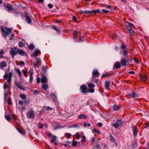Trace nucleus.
Segmentation results:
<instances>
[{"mask_svg": "<svg viewBox=\"0 0 149 149\" xmlns=\"http://www.w3.org/2000/svg\"><path fill=\"white\" fill-rule=\"evenodd\" d=\"M27 117L28 118H34L35 116L34 112L32 109H30L29 111L26 113Z\"/></svg>", "mask_w": 149, "mask_h": 149, "instance_id": "1", "label": "nucleus"}, {"mask_svg": "<svg viewBox=\"0 0 149 149\" xmlns=\"http://www.w3.org/2000/svg\"><path fill=\"white\" fill-rule=\"evenodd\" d=\"M18 49L16 47H13L10 49V54L11 55L12 58L17 54Z\"/></svg>", "mask_w": 149, "mask_h": 149, "instance_id": "2", "label": "nucleus"}, {"mask_svg": "<svg viewBox=\"0 0 149 149\" xmlns=\"http://www.w3.org/2000/svg\"><path fill=\"white\" fill-rule=\"evenodd\" d=\"M12 76V72H10L9 74H5L3 76V78L5 79H7L8 77V78L7 79V82L8 83H10L11 82V78Z\"/></svg>", "mask_w": 149, "mask_h": 149, "instance_id": "3", "label": "nucleus"}, {"mask_svg": "<svg viewBox=\"0 0 149 149\" xmlns=\"http://www.w3.org/2000/svg\"><path fill=\"white\" fill-rule=\"evenodd\" d=\"M129 63V61L127 58H122L121 59L120 63L122 66H125L127 64Z\"/></svg>", "mask_w": 149, "mask_h": 149, "instance_id": "4", "label": "nucleus"}, {"mask_svg": "<svg viewBox=\"0 0 149 149\" xmlns=\"http://www.w3.org/2000/svg\"><path fill=\"white\" fill-rule=\"evenodd\" d=\"M123 123V121L121 120H119L116 123L113 124V126L116 128L117 129L118 127Z\"/></svg>", "mask_w": 149, "mask_h": 149, "instance_id": "5", "label": "nucleus"}, {"mask_svg": "<svg viewBox=\"0 0 149 149\" xmlns=\"http://www.w3.org/2000/svg\"><path fill=\"white\" fill-rule=\"evenodd\" d=\"M36 61L33 63V66L36 68V66L41 64V62L39 58H36L35 59Z\"/></svg>", "mask_w": 149, "mask_h": 149, "instance_id": "6", "label": "nucleus"}, {"mask_svg": "<svg viewBox=\"0 0 149 149\" xmlns=\"http://www.w3.org/2000/svg\"><path fill=\"white\" fill-rule=\"evenodd\" d=\"M86 88V86L85 85H82L80 86L81 92L82 93H85L88 92L87 91Z\"/></svg>", "mask_w": 149, "mask_h": 149, "instance_id": "7", "label": "nucleus"}, {"mask_svg": "<svg viewBox=\"0 0 149 149\" xmlns=\"http://www.w3.org/2000/svg\"><path fill=\"white\" fill-rule=\"evenodd\" d=\"M52 126L54 127V130H56L61 127L59 124L56 122L53 123L52 124Z\"/></svg>", "mask_w": 149, "mask_h": 149, "instance_id": "8", "label": "nucleus"}, {"mask_svg": "<svg viewBox=\"0 0 149 149\" xmlns=\"http://www.w3.org/2000/svg\"><path fill=\"white\" fill-rule=\"evenodd\" d=\"M125 26L128 30H129L131 29H132L133 25L131 24L130 23H126L125 24Z\"/></svg>", "mask_w": 149, "mask_h": 149, "instance_id": "9", "label": "nucleus"}, {"mask_svg": "<svg viewBox=\"0 0 149 149\" xmlns=\"http://www.w3.org/2000/svg\"><path fill=\"white\" fill-rule=\"evenodd\" d=\"M25 17L26 18V20L27 23L29 24H30L31 22V19L27 13H25Z\"/></svg>", "mask_w": 149, "mask_h": 149, "instance_id": "10", "label": "nucleus"}, {"mask_svg": "<svg viewBox=\"0 0 149 149\" xmlns=\"http://www.w3.org/2000/svg\"><path fill=\"white\" fill-rule=\"evenodd\" d=\"M132 128L133 131V134L134 136H136L137 133V128L135 126H133Z\"/></svg>", "mask_w": 149, "mask_h": 149, "instance_id": "11", "label": "nucleus"}, {"mask_svg": "<svg viewBox=\"0 0 149 149\" xmlns=\"http://www.w3.org/2000/svg\"><path fill=\"white\" fill-rule=\"evenodd\" d=\"M17 54H18L22 56H25L26 55V53L25 52L20 49H18Z\"/></svg>", "mask_w": 149, "mask_h": 149, "instance_id": "12", "label": "nucleus"}, {"mask_svg": "<svg viewBox=\"0 0 149 149\" xmlns=\"http://www.w3.org/2000/svg\"><path fill=\"white\" fill-rule=\"evenodd\" d=\"M4 8L7 9L8 10L7 11L9 12H10L13 10L12 6L9 4L5 6H4Z\"/></svg>", "mask_w": 149, "mask_h": 149, "instance_id": "13", "label": "nucleus"}, {"mask_svg": "<svg viewBox=\"0 0 149 149\" xmlns=\"http://www.w3.org/2000/svg\"><path fill=\"white\" fill-rule=\"evenodd\" d=\"M84 135V133L82 132H80V133L79 132L76 133L75 134V135L76 136V139H79L80 136H82Z\"/></svg>", "mask_w": 149, "mask_h": 149, "instance_id": "14", "label": "nucleus"}, {"mask_svg": "<svg viewBox=\"0 0 149 149\" xmlns=\"http://www.w3.org/2000/svg\"><path fill=\"white\" fill-rule=\"evenodd\" d=\"M120 67L121 64L118 61L116 62L113 65V67L115 68L116 69L119 68Z\"/></svg>", "mask_w": 149, "mask_h": 149, "instance_id": "15", "label": "nucleus"}, {"mask_svg": "<svg viewBox=\"0 0 149 149\" xmlns=\"http://www.w3.org/2000/svg\"><path fill=\"white\" fill-rule=\"evenodd\" d=\"M88 117V116L84 114H81L79 115L78 117V118L79 119H86Z\"/></svg>", "mask_w": 149, "mask_h": 149, "instance_id": "16", "label": "nucleus"}, {"mask_svg": "<svg viewBox=\"0 0 149 149\" xmlns=\"http://www.w3.org/2000/svg\"><path fill=\"white\" fill-rule=\"evenodd\" d=\"M129 95L131 97L135 98L138 96V95L136 93L133 91L129 93Z\"/></svg>", "mask_w": 149, "mask_h": 149, "instance_id": "17", "label": "nucleus"}, {"mask_svg": "<svg viewBox=\"0 0 149 149\" xmlns=\"http://www.w3.org/2000/svg\"><path fill=\"white\" fill-rule=\"evenodd\" d=\"M93 77H96L99 76V74L98 72L96 70H94L93 72Z\"/></svg>", "mask_w": 149, "mask_h": 149, "instance_id": "18", "label": "nucleus"}, {"mask_svg": "<svg viewBox=\"0 0 149 149\" xmlns=\"http://www.w3.org/2000/svg\"><path fill=\"white\" fill-rule=\"evenodd\" d=\"M41 81L42 83H46L47 82V79L46 77H43L41 78Z\"/></svg>", "mask_w": 149, "mask_h": 149, "instance_id": "19", "label": "nucleus"}, {"mask_svg": "<svg viewBox=\"0 0 149 149\" xmlns=\"http://www.w3.org/2000/svg\"><path fill=\"white\" fill-rule=\"evenodd\" d=\"M40 53V51L36 49V51L33 52V54L32 56L34 57H36L38 55V54Z\"/></svg>", "mask_w": 149, "mask_h": 149, "instance_id": "20", "label": "nucleus"}, {"mask_svg": "<svg viewBox=\"0 0 149 149\" xmlns=\"http://www.w3.org/2000/svg\"><path fill=\"white\" fill-rule=\"evenodd\" d=\"M2 32L3 36L5 38L8 35H10L9 33L5 31L3 29H2Z\"/></svg>", "mask_w": 149, "mask_h": 149, "instance_id": "21", "label": "nucleus"}, {"mask_svg": "<svg viewBox=\"0 0 149 149\" xmlns=\"http://www.w3.org/2000/svg\"><path fill=\"white\" fill-rule=\"evenodd\" d=\"M129 52L128 50H124L123 53V55L125 57V58H127V54Z\"/></svg>", "mask_w": 149, "mask_h": 149, "instance_id": "22", "label": "nucleus"}, {"mask_svg": "<svg viewBox=\"0 0 149 149\" xmlns=\"http://www.w3.org/2000/svg\"><path fill=\"white\" fill-rule=\"evenodd\" d=\"M19 96L21 99L23 100H25L26 99V95L24 94H20Z\"/></svg>", "mask_w": 149, "mask_h": 149, "instance_id": "23", "label": "nucleus"}, {"mask_svg": "<svg viewBox=\"0 0 149 149\" xmlns=\"http://www.w3.org/2000/svg\"><path fill=\"white\" fill-rule=\"evenodd\" d=\"M6 65V62L4 61H2L0 65L1 68L3 69V68H2L5 67Z\"/></svg>", "mask_w": 149, "mask_h": 149, "instance_id": "24", "label": "nucleus"}, {"mask_svg": "<svg viewBox=\"0 0 149 149\" xmlns=\"http://www.w3.org/2000/svg\"><path fill=\"white\" fill-rule=\"evenodd\" d=\"M69 128H79L80 127L79 125L78 124H74L69 126Z\"/></svg>", "mask_w": 149, "mask_h": 149, "instance_id": "25", "label": "nucleus"}, {"mask_svg": "<svg viewBox=\"0 0 149 149\" xmlns=\"http://www.w3.org/2000/svg\"><path fill=\"white\" fill-rule=\"evenodd\" d=\"M53 29L56 31L57 32V33L58 34H59L61 33V31L59 29L57 28L56 26H53L52 27Z\"/></svg>", "mask_w": 149, "mask_h": 149, "instance_id": "26", "label": "nucleus"}, {"mask_svg": "<svg viewBox=\"0 0 149 149\" xmlns=\"http://www.w3.org/2000/svg\"><path fill=\"white\" fill-rule=\"evenodd\" d=\"M109 82L108 81H106L105 82V87L106 89H108L109 87Z\"/></svg>", "mask_w": 149, "mask_h": 149, "instance_id": "27", "label": "nucleus"}, {"mask_svg": "<svg viewBox=\"0 0 149 149\" xmlns=\"http://www.w3.org/2000/svg\"><path fill=\"white\" fill-rule=\"evenodd\" d=\"M4 29L6 31H7L8 32V33H10V34L11 32L13 30V29L12 28H8L7 27H5Z\"/></svg>", "mask_w": 149, "mask_h": 149, "instance_id": "28", "label": "nucleus"}, {"mask_svg": "<svg viewBox=\"0 0 149 149\" xmlns=\"http://www.w3.org/2000/svg\"><path fill=\"white\" fill-rule=\"evenodd\" d=\"M42 87L43 89L46 91L48 88V84H43Z\"/></svg>", "mask_w": 149, "mask_h": 149, "instance_id": "29", "label": "nucleus"}, {"mask_svg": "<svg viewBox=\"0 0 149 149\" xmlns=\"http://www.w3.org/2000/svg\"><path fill=\"white\" fill-rule=\"evenodd\" d=\"M65 135L67 139H69L72 136V134L70 133H66L65 134Z\"/></svg>", "mask_w": 149, "mask_h": 149, "instance_id": "30", "label": "nucleus"}, {"mask_svg": "<svg viewBox=\"0 0 149 149\" xmlns=\"http://www.w3.org/2000/svg\"><path fill=\"white\" fill-rule=\"evenodd\" d=\"M110 140L111 142L113 143L115 142V139L113 138V137L111 135H110Z\"/></svg>", "mask_w": 149, "mask_h": 149, "instance_id": "31", "label": "nucleus"}, {"mask_svg": "<svg viewBox=\"0 0 149 149\" xmlns=\"http://www.w3.org/2000/svg\"><path fill=\"white\" fill-rule=\"evenodd\" d=\"M16 72L17 73H18L19 76L20 77H22V73H21V72H20L19 69H17L16 70Z\"/></svg>", "mask_w": 149, "mask_h": 149, "instance_id": "32", "label": "nucleus"}, {"mask_svg": "<svg viewBox=\"0 0 149 149\" xmlns=\"http://www.w3.org/2000/svg\"><path fill=\"white\" fill-rule=\"evenodd\" d=\"M141 79L142 81H145L146 79V77L145 75H143L141 77Z\"/></svg>", "mask_w": 149, "mask_h": 149, "instance_id": "33", "label": "nucleus"}, {"mask_svg": "<svg viewBox=\"0 0 149 149\" xmlns=\"http://www.w3.org/2000/svg\"><path fill=\"white\" fill-rule=\"evenodd\" d=\"M129 33H130L131 35H134V32L133 30H132V29H131L128 31Z\"/></svg>", "mask_w": 149, "mask_h": 149, "instance_id": "34", "label": "nucleus"}, {"mask_svg": "<svg viewBox=\"0 0 149 149\" xmlns=\"http://www.w3.org/2000/svg\"><path fill=\"white\" fill-rule=\"evenodd\" d=\"M88 86L89 87L92 88L95 86V85L92 84H88Z\"/></svg>", "mask_w": 149, "mask_h": 149, "instance_id": "35", "label": "nucleus"}, {"mask_svg": "<svg viewBox=\"0 0 149 149\" xmlns=\"http://www.w3.org/2000/svg\"><path fill=\"white\" fill-rule=\"evenodd\" d=\"M100 10L99 9H97L95 10H92V13H94L95 14H96L97 13H100Z\"/></svg>", "mask_w": 149, "mask_h": 149, "instance_id": "36", "label": "nucleus"}, {"mask_svg": "<svg viewBox=\"0 0 149 149\" xmlns=\"http://www.w3.org/2000/svg\"><path fill=\"white\" fill-rule=\"evenodd\" d=\"M29 48L30 49H32L34 48V46L33 44H31L29 45Z\"/></svg>", "mask_w": 149, "mask_h": 149, "instance_id": "37", "label": "nucleus"}, {"mask_svg": "<svg viewBox=\"0 0 149 149\" xmlns=\"http://www.w3.org/2000/svg\"><path fill=\"white\" fill-rule=\"evenodd\" d=\"M113 110L115 111H117L119 109V107L117 105H115L113 108Z\"/></svg>", "mask_w": 149, "mask_h": 149, "instance_id": "38", "label": "nucleus"}, {"mask_svg": "<svg viewBox=\"0 0 149 149\" xmlns=\"http://www.w3.org/2000/svg\"><path fill=\"white\" fill-rule=\"evenodd\" d=\"M17 86L18 88L21 89V90H24V88L23 87H22V86L19 85L18 84H17Z\"/></svg>", "mask_w": 149, "mask_h": 149, "instance_id": "39", "label": "nucleus"}, {"mask_svg": "<svg viewBox=\"0 0 149 149\" xmlns=\"http://www.w3.org/2000/svg\"><path fill=\"white\" fill-rule=\"evenodd\" d=\"M23 72L24 76H26L27 74V71L25 70H23Z\"/></svg>", "mask_w": 149, "mask_h": 149, "instance_id": "40", "label": "nucleus"}, {"mask_svg": "<svg viewBox=\"0 0 149 149\" xmlns=\"http://www.w3.org/2000/svg\"><path fill=\"white\" fill-rule=\"evenodd\" d=\"M83 13H88V14H89V13H92V10H91V11H88V10H84L83 12Z\"/></svg>", "mask_w": 149, "mask_h": 149, "instance_id": "41", "label": "nucleus"}, {"mask_svg": "<svg viewBox=\"0 0 149 149\" xmlns=\"http://www.w3.org/2000/svg\"><path fill=\"white\" fill-rule=\"evenodd\" d=\"M51 138L52 140H54L55 141H56L57 138V137L54 135L51 136Z\"/></svg>", "mask_w": 149, "mask_h": 149, "instance_id": "42", "label": "nucleus"}, {"mask_svg": "<svg viewBox=\"0 0 149 149\" xmlns=\"http://www.w3.org/2000/svg\"><path fill=\"white\" fill-rule=\"evenodd\" d=\"M20 65L21 66H23L24 65L25 63L23 61H20Z\"/></svg>", "mask_w": 149, "mask_h": 149, "instance_id": "43", "label": "nucleus"}, {"mask_svg": "<svg viewBox=\"0 0 149 149\" xmlns=\"http://www.w3.org/2000/svg\"><path fill=\"white\" fill-rule=\"evenodd\" d=\"M51 96L53 97L54 100L55 101L56 100V96L55 95H54L53 94H52L51 95Z\"/></svg>", "mask_w": 149, "mask_h": 149, "instance_id": "44", "label": "nucleus"}, {"mask_svg": "<svg viewBox=\"0 0 149 149\" xmlns=\"http://www.w3.org/2000/svg\"><path fill=\"white\" fill-rule=\"evenodd\" d=\"M19 47H22L24 46V45L22 42H20L19 43Z\"/></svg>", "mask_w": 149, "mask_h": 149, "instance_id": "45", "label": "nucleus"}, {"mask_svg": "<svg viewBox=\"0 0 149 149\" xmlns=\"http://www.w3.org/2000/svg\"><path fill=\"white\" fill-rule=\"evenodd\" d=\"M7 101L8 104H10L11 103V99L9 98L7 100Z\"/></svg>", "mask_w": 149, "mask_h": 149, "instance_id": "46", "label": "nucleus"}, {"mask_svg": "<svg viewBox=\"0 0 149 149\" xmlns=\"http://www.w3.org/2000/svg\"><path fill=\"white\" fill-rule=\"evenodd\" d=\"M5 117L6 120L8 121H9L10 119L9 116H5Z\"/></svg>", "mask_w": 149, "mask_h": 149, "instance_id": "47", "label": "nucleus"}, {"mask_svg": "<svg viewBox=\"0 0 149 149\" xmlns=\"http://www.w3.org/2000/svg\"><path fill=\"white\" fill-rule=\"evenodd\" d=\"M30 75H33V70L31 69L29 72Z\"/></svg>", "mask_w": 149, "mask_h": 149, "instance_id": "48", "label": "nucleus"}, {"mask_svg": "<svg viewBox=\"0 0 149 149\" xmlns=\"http://www.w3.org/2000/svg\"><path fill=\"white\" fill-rule=\"evenodd\" d=\"M14 36V34L12 33L10 36H9V37H10V40H11L12 39V38H13V37Z\"/></svg>", "mask_w": 149, "mask_h": 149, "instance_id": "49", "label": "nucleus"}, {"mask_svg": "<svg viewBox=\"0 0 149 149\" xmlns=\"http://www.w3.org/2000/svg\"><path fill=\"white\" fill-rule=\"evenodd\" d=\"M82 136V139L81 140V141L82 142H85L86 141V137L85 136H84L83 135Z\"/></svg>", "mask_w": 149, "mask_h": 149, "instance_id": "50", "label": "nucleus"}, {"mask_svg": "<svg viewBox=\"0 0 149 149\" xmlns=\"http://www.w3.org/2000/svg\"><path fill=\"white\" fill-rule=\"evenodd\" d=\"M77 142L76 141L73 142L72 143V146H76L77 144Z\"/></svg>", "mask_w": 149, "mask_h": 149, "instance_id": "51", "label": "nucleus"}, {"mask_svg": "<svg viewBox=\"0 0 149 149\" xmlns=\"http://www.w3.org/2000/svg\"><path fill=\"white\" fill-rule=\"evenodd\" d=\"M52 109V108L50 107H47L46 108H45V109L47 110V111H48L49 110H51Z\"/></svg>", "mask_w": 149, "mask_h": 149, "instance_id": "52", "label": "nucleus"}, {"mask_svg": "<svg viewBox=\"0 0 149 149\" xmlns=\"http://www.w3.org/2000/svg\"><path fill=\"white\" fill-rule=\"evenodd\" d=\"M8 95V92L5 91L4 92V99L5 100L6 98V97Z\"/></svg>", "mask_w": 149, "mask_h": 149, "instance_id": "53", "label": "nucleus"}, {"mask_svg": "<svg viewBox=\"0 0 149 149\" xmlns=\"http://www.w3.org/2000/svg\"><path fill=\"white\" fill-rule=\"evenodd\" d=\"M36 80L38 83H39L40 81V78L39 77H38L36 78Z\"/></svg>", "mask_w": 149, "mask_h": 149, "instance_id": "54", "label": "nucleus"}, {"mask_svg": "<svg viewBox=\"0 0 149 149\" xmlns=\"http://www.w3.org/2000/svg\"><path fill=\"white\" fill-rule=\"evenodd\" d=\"M19 103L22 105H23L24 104V102L23 101L21 100H18Z\"/></svg>", "mask_w": 149, "mask_h": 149, "instance_id": "55", "label": "nucleus"}, {"mask_svg": "<svg viewBox=\"0 0 149 149\" xmlns=\"http://www.w3.org/2000/svg\"><path fill=\"white\" fill-rule=\"evenodd\" d=\"M89 92L91 93H93L94 92V89L93 88H91L89 90Z\"/></svg>", "mask_w": 149, "mask_h": 149, "instance_id": "56", "label": "nucleus"}, {"mask_svg": "<svg viewBox=\"0 0 149 149\" xmlns=\"http://www.w3.org/2000/svg\"><path fill=\"white\" fill-rule=\"evenodd\" d=\"M93 130L95 132H96L98 134H100V132L99 131L96 130L95 129H94Z\"/></svg>", "mask_w": 149, "mask_h": 149, "instance_id": "57", "label": "nucleus"}, {"mask_svg": "<svg viewBox=\"0 0 149 149\" xmlns=\"http://www.w3.org/2000/svg\"><path fill=\"white\" fill-rule=\"evenodd\" d=\"M39 127L40 129L42 128L43 127V124L40 123H39L38 124Z\"/></svg>", "mask_w": 149, "mask_h": 149, "instance_id": "58", "label": "nucleus"}, {"mask_svg": "<svg viewBox=\"0 0 149 149\" xmlns=\"http://www.w3.org/2000/svg\"><path fill=\"white\" fill-rule=\"evenodd\" d=\"M4 53V52L3 50V49L1 50V51H0V55H1V56H2Z\"/></svg>", "mask_w": 149, "mask_h": 149, "instance_id": "59", "label": "nucleus"}, {"mask_svg": "<svg viewBox=\"0 0 149 149\" xmlns=\"http://www.w3.org/2000/svg\"><path fill=\"white\" fill-rule=\"evenodd\" d=\"M94 148L97 149H98L99 148H100V146L99 145H97L95 146Z\"/></svg>", "mask_w": 149, "mask_h": 149, "instance_id": "60", "label": "nucleus"}, {"mask_svg": "<svg viewBox=\"0 0 149 149\" xmlns=\"http://www.w3.org/2000/svg\"><path fill=\"white\" fill-rule=\"evenodd\" d=\"M97 125L100 127H102V124L101 123H98L97 124Z\"/></svg>", "mask_w": 149, "mask_h": 149, "instance_id": "61", "label": "nucleus"}, {"mask_svg": "<svg viewBox=\"0 0 149 149\" xmlns=\"http://www.w3.org/2000/svg\"><path fill=\"white\" fill-rule=\"evenodd\" d=\"M102 11L105 13H107L108 12L109 10H105L104 9H102Z\"/></svg>", "mask_w": 149, "mask_h": 149, "instance_id": "62", "label": "nucleus"}, {"mask_svg": "<svg viewBox=\"0 0 149 149\" xmlns=\"http://www.w3.org/2000/svg\"><path fill=\"white\" fill-rule=\"evenodd\" d=\"M38 93V91L37 90H34L33 91V94H34L36 95Z\"/></svg>", "mask_w": 149, "mask_h": 149, "instance_id": "63", "label": "nucleus"}, {"mask_svg": "<svg viewBox=\"0 0 149 149\" xmlns=\"http://www.w3.org/2000/svg\"><path fill=\"white\" fill-rule=\"evenodd\" d=\"M25 109V108L24 107L22 106L21 107V110L22 111H24Z\"/></svg>", "mask_w": 149, "mask_h": 149, "instance_id": "64", "label": "nucleus"}]
</instances>
